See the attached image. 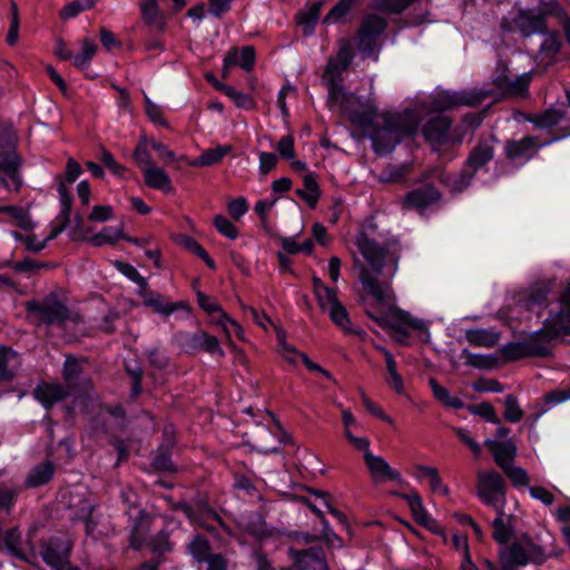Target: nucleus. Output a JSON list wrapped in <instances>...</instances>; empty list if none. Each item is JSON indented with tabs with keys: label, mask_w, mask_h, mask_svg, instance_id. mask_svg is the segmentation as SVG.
<instances>
[{
	"label": "nucleus",
	"mask_w": 570,
	"mask_h": 570,
	"mask_svg": "<svg viewBox=\"0 0 570 570\" xmlns=\"http://www.w3.org/2000/svg\"><path fill=\"white\" fill-rule=\"evenodd\" d=\"M4 549L9 554L16 557L22 561L31 562V559L28 554H26L21 549V533L17 528H12L4 532L3 534Z\"/></svg>",
	"instance_id": "bb28decb"
},
{
	"label": "nucleus",
	"mask_w": 570,
	"mask_h": 570,
	"mask_svg": "<svg viewBox=\"0 0 570 570\" xmlns=\"http://www.w3.org/2000/svg\"><path fill=\"white\" fill-rule=\"evenodd\" d=\"M537 141L533 137H523L520 140H511L505 145V153L510 159H517L528 156L530 151L534 150Z\"/></svg>",
	"instance_id": "c85d7f7f"
},
{
	"label": "nucleus",
	"mask_w": 570,
	"mask_h": 570,
	"mask_svg": "<svg viewBox=\"0 0 570 570\" xmlns=\"http://www.w3.org/2000/svg\"><path fill=\"white\" fill-rule=\"evenodd\" d=\"M255 63V49L252 46L243 47L240 52L238 51V58L236 66H239L244 70H250Z\"/></svg>",
	"instance_id": "69168bd1"
},
{
	"label": "nucleus",
	"mask_w": 570,
	"mask_h": 570,
	"mask_svg": "<svg viewBox=\"0 0 570 570\" xmlns=\"http://www.w3.org/2000/svg\"><path fill=\"white\" fill-rule=\"evenodd\" d=\"M20 357L16 351L10 347H0V381L10 382L17 375L20 367Z\"/></svg>",
	"instance_id": "412c9836"
},
{
	"label": "nucleus",
	"mask_w": 570,
	"mask_h": 570,
	"mask_svg": "<svg viewBox=\"0 0 570 570\" xmlns=\"http://www.w3.org/2000/svg\"><path fill=\"white\" fill-rule=\"evenodd\" d=\"M55 473V465L47 461L36 465L27 476V484L31 488L40 487L47 483Z\"/></svg>",
	"instance_id": "cd10ccee"
},
{
	"label": "nucleus",
	"mask_w": 570,
	"mask_h": 570,
	"mask_svg": "<svg viewBox=\"0 0 570 570\" xmlns=\"http://www.w3.org/2000/svg\"><path fill=\"white\" fill-rule=\"evenodd\" d=\"M564 117V114L557 108L547 109L543 112L535 114L530 118V121L540 128H550L559 124Z\"/></svg>",
	"instance_id": "e433bc0d"
},
{
	"label": "nucleus",
	"mask_w": 570,
	"mask_h": 570,
	"mask_svg": "<svg viewBox=\"0 0 570 570\" xmlns=\"http://www.w3.org/2000/svg\"><path fill=\"white\" fill-rule=\"evenodd\" d=\"M502 355L507 361H517L530 356L525 341L507 344L502 348Z\"/></svg>",
	"instance_id": "603ef678"
},
{
	"label": "nucleus",
	"mask_w": 570,
	"mask_h": 570,
	"mask_svg": "<svg viewBox=\"0 0 570 570\" xmlns=\"http://www.w3.org/2000/svg\"><path fill=\"white\" fill-rule=\"evenodd\" d=\"M17 138L9 127H0V183L8 177L18 190L21 181L19 177L20 158L16 151Z\"/></svg>",
	"instance_id": "423d86ee"
},
{
	"label": "nucleus",
	"mask_w": 570,
	"mask_h": 570,
	"mask_svg": "<svg viewBox=\"0 0 570 570\" xmlns=\"http://www.w3.org/2000/svg\"><path fill=\"white\" fill-rule=\"evenodd\" d=\"M137 294L142 298V304L145 306L150 307L155 313L166 317L174 312L185 307L183 302H165V298L161 294L149 291L148 287H144V289L137 291Z\"/></svg>",
	"instance_id": "6ab92c4d"
},
{
	"label": "nucleus",
	"mask_w": 570,
	"mask_h": 570,
	"mask_svg": "<svg viewBox=\"0 0 570 570\" xmlns=\"http://www.w3.org/2000/svg\"><path fill=\"white\" fill-rule=\"evenodd\" d=\"M197 302L200 308H203L206 313L213 315L215 313H218V317L215 320V322L223 327L225 331L227 338H230V333L227 328V324H230L234 328L236 334L242 337L243 330L240 325L233 321L220 307L219 304L214 302L210 297L205 295L202 292L197 293Z\"/></svg>",
	"instance_id": "f3484780"
},
{
	"label": "nucleus",
	"mask_w": 570,
	"mask_h": 570,
	"mask_svg": "<svg viewBox=\"0 0 570 570\" xmlns=\"http://www.w3.org/2000/svg\"><path fill=\"white\" fill-rule=\"evenodd\" d=\"M416 0H374L372 8L387 14H399Z\"/></svg>",
	"instance_id": "72a5a7b5"
},
{
	"label": "nucleus",
	"mask_w": 570,
	"mask_h": 570,
	"mask_svg": "<svg viewBox=\"0 0 570 570\" xmlns=\"http://www.w3.org/2000/svg\"><path fill=\"white\" fill-rule=\"evenodd\" d=\"M451 119L445 115H436L423 127V136L433 146H441L450 140Z\"/></svg>",
	"instance_id": "4468645a"
},
{
	"label": "nucleus",
	"mask_w": 570,
	"mask_h": 570,
	"mask_svg": "<svg viewBox=\"0 0 570 570\" xmlns=\"http://www.w3.org/2000/svg\"><path fill=\"white\" fill-rule=\"evenodd\" d=\"M494 138L491 137L489 139H481L478 145L471 150L468 159H466V168L471 169L469 177L461 181L456 187L458 189H462L469 185L472 179L474 173L483 167L487 163H489L494 155L493 148Z\"/></svg>",
	"instance_id": "f8f14e48"
},
{
	"label": "nucleus",
	"mask_w": 570,
	"mask_h": 570,
	"mask_svg": "<svg viewBox=\"0 0 570 570\" xmlns=\"http://www.w3.org/2000/svg\"><path fill=\"white\" fill-rule=\"evenodd\" d=\"M315 296H316L318 306L323 311H327L328 308H331V306H333L335 303L338 302L336 291L331 287H327V288L323 289L322 292L316 293Z\"/></svg>",
	"instance_id": "0e129e2a"
},
{
	"label": "nucleus",
	"mask_w": 570,
	"mask_h": 570,
	"mask_svg": "<svg viewBox=\"0 0 570 570\" xmlns=\"http://www.w3.org/2000/svg\"><path fill=\"white\" fill-rule=\"evenodd\" d=\"M561 48V42L557 35L547 33L540 45V58L542 62L551 63Z\"/></svg>",
	"instance_id": "473e14b6"
},
{
	"label": "nucleus",
	"mask_w": 570,
	"mask_h": 570,
	"mask_svg": "<svg viewBox=\"0 0 570 570\" xmlns=\"http://www.w3.org/2000/svg\"><path fill=\"white\" fill-rule=\"evenodd\" d=\"M387 22L384 18L370 13L361 22L357 35V48L366 56L373 53L377 37L385 30Z\"/></svg>",
	"instance_id": "9b49d317"
},
{
	"label": "nucleus",
	"mask_w": 570,
	"mask_h": 570,
	"mask_svg": "<svg viewBox=\"0 0 570 570\" xmlns=\"http://www.w3.org/2000/svg\"><path fill=\"white\" fill-rule=\"evenodd\" d=\"M332 322L344 332H351V320L343 304L338 301L327 309Z\"/></svg>",
	"instance_id": "c03bdc74"
},
{
	"label": "nucleus",
	"mask_w": 570,
	"mask_h": 570,
	"mask_svg": "<svg viewBox=\"0 0 570 570\" xmlns=\"http://www.w3.org/2000/svg\"><path fill=\"white\" fill-rule=\"evenodd\" d=\"M514 27L524 36H530L546 30V22L538 8L520 10L513 18Z\"/></svg>",
	"instance_id": "aec40b11"
},
{
	"label": "nucleus",
	"mask_w": 570,
	"mask_h": 570,
	"mask_svg": "<svg viewBox=\"0 0 570 570\" xmlns=\"http://www.w3.org/2000/svg\"><path fill=\"white\" fill-rule=\"evenodd\" d=\"M214 87L217 90L224 92L228 98H230L235 102L236 106L240 108H250L253 106V100L248 95L237 91L235 88L228 85H225L223 82H215Z\"/></svg>",
	"instance_id": "79ce46f5"
},
{
	"label": "nucleus",
	"mask_w": 570,
	"mask_h": 570,
	"mask_svg": "<svg viewBox=\"0 0 570 570\" xmlns=\"http://www.w3.org/2000/svg\"><path fill=\"white\" fill-rule=\"evenodd\" d=\"M114 265L119 273H121L124 276H126L131 282L138 285L137 291H141L144 289V287H148L146 278L141 276L132 265L121 261H116Z\"/></svg>",
	"instance_id": "09e8293b"
},
{
	"label": "nucleus",
	"mask_w": 570,
	"mask_h": 570,
	"mask_svg": "<svg viewBox=\"0 0 570 570\" xmlns=\"http://www.w3.org/2000/svg\"><path fill=\"white\" fill-rule=\"evenodd\" d=\"M420 122L421 112L416 109L383 114L382 124L371 135L374 150L377 154L390 153L404 137L414 135Z\"/></svg>",
	"instance_id": "f03ea898"
},
{
	"label": "nucleus",
	"mask_w": 570,
	"mask_h": 570,
	"mask_svg": "<svg viewBox=\"0 0 570 570\" xmlns=\"http://www.w3.org/2000/svg\"><path fill=\"white\" fill-rule=\"evenodd\" d=\"M278 350L283 358L289 364H296L298 360H302L304 353L298 352L294 346L286 342L285 333L281 330L277 331Z\"/></svg>",
	"instance_id": "de8ad7c7"
},
{
	"label": "nucleus",
	"mask_w": 570,
	"mask_h": 570,
	"mask_svg": "<svg viewBox=\"0 0 570 570\" xmlns=\"http://www.w3.org/2000/svg\"><path fill=\"white\" fill-rule=\"evenodd\" d=\"M469 410L473 414L480 415L491 423H500V421L495 414L494 407L488 402H482V403H479L475 405H471V406H469Z\"/></svg>",
	"instance_id": "e2e57ef3"
},
{
	"label": "nucleus",
	"mask_w": 570,
	"mask_h": 570,
	"mask_svg": "<svg viewBox=\"0 0 570 570\" xmlns=\"http://www.w3.org/2000/svg\"><path fill=\"white\" fill-rule=\"evenodd\" d=\"M72 542L67 535L49 538L40 543V556L52 570H62L69 562Z\"/></svg>",
	"instance_id": "1a4fd4ad"
},
{
	"label": "nucleus",
	"mask_w": 570,
	"mask_h": 570,
	"mask_svg": "<svg viewBox=\"0 0 570 570\" xmlns=\"http://www.w3.org/2000/svg\"><path fill=\"white\" fill-rule=\"evenodd\" d=\"M493 538L499 543H505L509 541L511 537V529L509 525V521L501 520V519H494L493 523Z\"/></svg>",
	"instance_id": "052dcab7"
},
{
	"label": "nucleus",
	"mask_w": 570,
	"mask_h": 570,
	"mask_svg": "<svg viewBox=\"0 0 570 570\" xmlns=\"http://www.w3.org/2000/svg\"><path fill=\"white\" fill-rule=\"evenodd\" d=\"M321 11V4L314 3L307 11L298 14V22L303 26L306 35L312 33L314 27L318 20Z\"/></svg>",
	"instance_id": "3c124183"
},
{
	"label": "nucleus",
	"mask_w": 570,
	"mask_h": 570,
	"mask_svg": "<svg viewBox=\"0 0 570 570\" xmlns=\"http://www.w3.org/2000/svg\"><path fill=\"white\" fill-rule=\"evenodd\" d=\"M70 213L71 209L69 208H60L58 216L52 223L48 239H55L60 233L65 230L70 222Z\"/></svg>",
	"instance_id": "4d7b16f0"
},
{
	"label": "nucleus",
	"mask_w": 570,
	"mask_h": 570,
	"mask_svg": "<svg viewBox=\"0 0 570 570\" xmlns=\"http://www.w3.org/2000/svg\"><path fill=\"white\" fill-rule=\"evenodd\" d=\"M364 461L373 483L400 482L402 480L400 472L393 469L384 458L373 453H364Z\"/></svg>",
	"instance_id": "ddd939ff"
},
{
	"label": "nucleus",
	"mask_w": 570,
	"mask_h": 570,
	"mask_svg": "<svg viewBox=\"0 0 570 570\" xmlns=\"http://www.w3.org/2000/svg\"><path fill=\"white\" fill-rule=\"evenodd\" d=\"M523 417V411L520 409L518 400L514 395L509 394L504 400V419L509 422L517 423Z\"/></svg>",
	"instance_id": "6e6d98bb"
},
{
	"label": "nucleus",
	"mask_w": 570,
	"mask_h": 570,
	"mask_svg": "<svg viewBox=\"0 0 570 570\" xmlns=\"http://www.w3.org/2000/svg\"><path fill=\"white\" fill-rule=\"evenodd\" d=\"M521 542L524 544L525 554L530 562H542L546 559L547 553L542 547L527 538L521 539Z\"/></svg>",
	"instance_id": "13d9d810"
},
{
	"label": "nucleus",
	"mask_w": 570,
	"mask_h": 570,
	"mask_svg": "<svg viewBox=\"0 0 570 570\" xmlns=\"http://www.w3.org/2000/svg\"><path fill=\"white\" fill-rule=\"evenodd\" d=\"M501 559L503 562L509 564L511 569H514V566H524L530 562L525 554L524 544L521 540L507 548L501 554Z\"/></svg>",
	"instance_id": "c756f323"
},
{
	"label": "nucleus",
	"mask_w": 570,
	"mask_h": 570,
	"mask_svg": "<svg viewBox=\"0 0 570 570\" xmlns=\"http://www.w3.org/2000/svg\"><path fill=\"white\" fill-rule=\"evenodd\" d=\"M355 243L366 263L362 264L360 259H354V267L358 269V279L363 288L379 303L394 299L390 281L399 268V242L392 239L380 244L362 232L356 236Z\"/></svg>",
	"instance_id": "f257e3e1"
},
{
	"label": "nucleus",
	"mask_w": 570,
	"mask_h": 570,
	"mask_svg": "<svg viewBox=\"0 0 570 570\" xmlns=\"http://www.w3.org/2000/svg\"><path fill=\"white\" fill-rule=\"evenodd\" d=\"M352 60L351 41L347 39L340 40L338 50L334 57L328 59L322 77L328 90L327 100L343 97L342 95L346 92L343 87V72L348 69Z\"/></svg>",
	"instance_id": "39448f33"
},
{
	"label": "nucleus",
	"mask_w": 570,
	"mask_h": 570,
	"mask_svg": "<svg viewBox=\"0 0 570 570\" xmlns=\"http://www.w3.org/2000/svg\"><path fill=\"white\" fill-rule=\"evenodd\" d=\"M465 338L474 346L493 347L499 341V335L492 331L481 328L468 331Z\"/></svg>",
	"instance_id": "2f4dec72"
},
{
	"label": "nucleus",
	"mask_w": 570,
	"mask_h": 570,
	"mask_svg": "<svg viewBox=\"0 0 570 570\" xmlns=\"http://www.w3.org/2000/svg\"><path fill=\"white\" fill-rule=\"evenodd\" d=\"M230 150L229 146H218L205 150L197 159L190 163L191 166H212L219 163Z\"/></svg>",
	"instance_id": "c9c22d12"
},
{
	"label": "nucleus",
	"mask_w": 570,
	"mask_h": 570,
	"mask_svg": "<svg viewBox=\"0 0 570 570\" xmlns=\"http://www.w3.org/2000/svg\"><path fill=\"white\" fill-rule=\"evenodd\" d=\"M485 98L483 92L478 91H440L432 99L430 107L435 111H445L459 106H478Z\"/></svg>",
	"instance_id": "9d476101"
},
{
	"label": "nucleus",
	"mask_w": 570,
	"mask_h": 570,
	"mask_svg": "<svg viewBox=\"0 0 570 570\" xmlns=\"http://www.w3.org/2000/svg\"><path fill=\"white\" fill-rule=\"evenodd\" d=\"M97 49V43L94 40L89 38L82 39L81 52L72 57V63L75 65V67L79 69L87 67L92 57L96 55Z\"/></svg>",
	"instance_id": "ea45409f"
},
{
	"label": "nucleus",
	"mask_w": 570,
	"mask_h": 570,
	"mask_svg": "<svg viewBox=\"0 0 570 570\" xmlns=\"http://www.w3.org/2000/svg\"><path fill=\"white\" fill-rule=\"evenodd\" d=\"M503 471L510 479L513 487H529L530 478L523 468L511 464L507 466Z\"/></svg>",
	"instance_id": "5fc2aeb1"
},
{
	"label": "nucleus",
	"mask_w": 570,
	"mask_h": 570,
	"mask_svg": "<svg viewBox=\"0 0 570 570\" xmlns=\"http://www.w3.org/2000/svg\"><path fill=\"white\" fill-rule=\"evenodd\" d=\"M144 181L146 186L153 189L160 190L165 194L173 191L171 179L168 174L158 166L147 167L142 171Z\"/></svg>",
	"instance_id": "5701e85b"
},
{
	"label": "nucleus",
	"mask_w": 570,
	"mask_h": 570,
	"mask_svg": "<svg viewBox=\"0 0 570 570\" xmlns=\"http://www.w3.org/2000/svg\"><path fill=\"white\" fill-rule=\"evenodd\" d=\"M68 394V391L57 383L39 385L33 392L35 397L45 407H51L57 402L66 399Z\"/></svg>",
	"instance_id": "4be33fe9"
},
{
	"label": "nucleus",
	"mask_w": 570,
	"mask_h": 570,
	"mask_svg": "<svg viewBox=\"0 0 570 570\" xmlns=\"http://www.w3.org/2000/svg\"><path fill=\"white\" fill-rule=\"evenodd\" d=\"M216 229L227 238L235 239L238 236L236 227L226 217L217 215L214 217Z\"/></svg>",
	"instance_id": "680f3d73"
},
{
	"label": "nucleus",
	"mask_w": 570,
	"mask_h": 570,
	"mask_svg": "<svg viewBox=\"0 0 570 570\" xmlns=\"http://www.w3.org/2000/svg\"><path fill=\"white\" fill-rule=\"evenodd\" d=\"M356 0H340L326 14L325 23H336L342 21L353 8Z\"/></svg>",
	"instance_id": "8fccbe9b"
},
{
	"label": "nucleus",
	"mask_w": 570,
	"mask_h": 570,
	"mask_svg": "<svg viewBox=\"0 0 570 570\" xmlns=\"http://www.w3.org/2000/svg\"><path fill=\"white\" fill-rule=\"evenodd\" d=\"M304 189H296V195L314 208L320 198L318 184L313 174H306L303 178Z\"/></svg>",
	"instance_id": "7c9ffc66"
},
{
	"label": "nucleus",
	"mask_w": 570,
	"mask_h": 570,
	"mask_svg": "<svg viewBox=\"0 0 570 570\" xmlns=\"http://www.w3.org/2000/svg\"><path fill=\"white\" fill-rule=\"evenodd\" d=\"M343 97L327 100L331 109L336 108L342 115L346 116L351 122L362 129H368L377 112V108L372 100H362L353 92H344Z\"/></svg>",
	"instance_id": "20e7f679"
},
{
	"label": "nucleus",
	"mask_w": 570,
	"mask_h": 570,
	"mask_svg": "<svg viewBox=\"0 0 570 570\" xmlns=\"http://www.w3.org/2000/svg\"><path fill=\"white\" fill-rule=\"evenodd\" d=\"M149 146H150V140L147 139L146 137H142L134 150V155H132L134 160L140 168L141 173L145 171V169L147 167L155 166L151 155L148 150Z\"/></svg>",
	"instance_id": "4c0bfd02"
},
{
	"label": "nucleus",
	"mask_w": 570,
	"mask_h": 570,
	"mask_svg": "<svg viewBox=\"0 0 570 570\" xmlns=\"http://www.w3.org/2000/svg\"><path fill=\"white\" fill-rule=\"evenodd\" d=\"M149 544L151 551L157 554H164L171 551L169 533L167 531H160L155 538H153Z\"/></svg>",
	"instance_id": "bf43d9fd"
},
{
	"label": "nucleus",
	"mask_w": 570,
	"mask_h": 570,
	"mask_svg": "<svg viewBox=\"0 0 570 570\" xmlns=\"http://www.w3.org/2000/svg\"><path fill=\"white\" fill-rule=\"evenodd\" d=\"M189 553L198 561H206L210 554V546L208 541L202 537L196 535L188 544Z\"/></svg>",
	"instance_id": "a18cd8bd"
},
{
	"label": "nucleus",
	"mask_w": 570,
	"mask_h": 570,
	"mask_svg": "<svg viewBox=\"0 0 570 570\" xmlns=\"http://www.w3.org/2000/svg\"><path fill=\"white\" fill-rule=\"evenodd\" d=\"M122 233L120 229H115L112 227H105L102 230L92 237H90L89 243L92 246L99 247L106 244L114 245L120 238H122Z\"/></svg>",
	"instance_id": "49530a36"
},
{
	"label": "nucleus",
	"mask_w": 570,
	"mask_h": 570,
	"mask_svg": "<svg viewBox=\"0 0 570 570\" xmlns=\"http://www.w3.org/2000/svg\"><path fill=\"white\" fill-rule=\"evenodd\" d=\"M538 10L541 13V17H543V22H546V18L548 17L556 18L562 26L570 20L567 12L557 1L541 2Z\"/></svg>",
	"instance_id": "58836bf2"
},
{
	"label": "nucleus",
	"mask_w": 570,
	"mask_h": 570,
	"mask_svg": "<svg viewBox=\"0 0 570 570\" xmlns=\"http://www.w3.org/2000/svg\"><path fill=\"white\" fill-rule=\"evenodd\" d=\"M81 372L82 366L80 362L75 357L68 356L63 364V379L66 383L69 386H72L77 382Z\"/></svg>",
	"instance_id": "864d4df0"
},
{
	"label": "nucleus",
	"mask_w": 570,
	"mask_h": 570,
	"mask_svg": "<svg viewBox=\"0 0 570 570\" xmlns=\"http://www.w3.org/2000/svg\"><path fill=\"white\" fill-rule=\"evenodd\" d=\"M389 377L386 380L387 385L393 389L397 394H402L404 391L403 379L399 374L396 363L386 366Z\"/></svg>",
	"instance_id": "774afa93"
},
{
	"label": "nucleus",
	"mask_w": 570,
	"mask_h": 570,
	"mask_svg": "<svg viewBox=\"0 0 570 570\" xmlns=\"http://www.w3.org/2000/svg\"><path fill=\"white\" fill-rule=\"evenodd\" d=\"M475 492L481 502L489 505L507 498L505 481L497 471H478Z\"/></svg>",
	"instance_id": "6e6552de"
},
{
	"label": "nucleus",
	"mask_w": 570,
	"mask_h": 570,
	"mask_svg": "<svg viewBox=\"0 0 570 570\" xmlns=\"http://www.w3.org/2000/svg\"><path fill=\"white\" fill-rule=\"evenodd\" d=\"M487 448L493 454L497 464L504 470L511 465V461L515 455V446L511 442H499L494 440L485 441Z\"/></svg>",
	"instance_id": "393cba45"
},
{
	"label": "nucleus",
	"mask_w": 570,
	"mask_h": 570,
	"mask_svg": "<svg viewBox=\"0 0 570 570\" xmlns=\"http://www.w3.org/2000/svg\"><path fill=\"white\" fill-rule=\"evenodd\" d=\"M289 554L294 559L298 570L321 569L327 570L324 551L321 547L309 549H289Z\"/></svg>",
	"instance_id": "dca6fc26"
},
{
	"label": "nucleus",
	"mask_w": 570,
	"mask_h": 570,
	"mask_svg": "<svg viewBox=\"0 0 570 570\" xmlns=\"http://www.w3.org/2000/svg\"><path fill=\"white\" fill-rule=\"evenodd\" d=\"M402 498L407 502L415 520L423 525H428L431 519L423 507L421 497L416 492H412L403 494Z\"/></svg>",
	"instance_id": "f704fd0d"
},
{
	"label": "nucleus",
	"mask_w": 570,
	"mask_h": 570,
	"mask_svg": "<svg viewBox=\"0 0 570 570\" xmlns=\"http://www.w3.org/2000/svg\"><path fill=\"white\" fill-rule=\"evenodd\" d=\"M531 79V72H524L520 76L503 73L499 76L494 82L502 92L511 96L523 97L528 92Z\"/></svg>",
	"instance_id": "a211bd4d"
},
{
	"label": "nucleus",
	"mask_w": 570,
	"mask_h": 570,
	"mask_svg": "<svg viewBox=\"0 0 570 570\" xmlns=\"http://www.w3.org/2000/svg\"><path fill=\"white\" fill-rule=\"evenodd\" d=\"M392 328L404 336L409 335L410 328L428 333V325L424 321L414 318L411 314L401 309L394 313Z\"/></svg>",
	"instance_id": "b1692460"
},
{
	"label": "nucleus",
	"mask_w": 570,
	"mask_h": 570,
	"mask_svg": "<svg viewBox=\"0 0 570 570\" xmlns=\"http://www.w3.org/2000/svg\"><path fill=\"white\" fill-rule=\"evenodd\" d=\"M430 385L432 387L434 396L444 405L453 409H462L464 406L461 399H459L458 396H452L449 390L439 385L435 380H430Z\"/></svg>",
	"instance_id": "37998d69"
},
{
	"label": "nucleus",
	"mask_w": 570,
	"mask_h": 570,
	"mask_svg": "<svg viewBox=\"0 0 570 570\" xmlns=\"http://www.w3.org/2000/svg\"><path fill=\"white\" fill-rule=\"evenodd\" d=\"M190 346L193 348L203 350L210 354L224 355V351L219 346L218 340L206 332H197L190 337Z\"/></svg>",
	"instance_id": "a878e982"
},
{
	"label": "nucleus",
	"mask_w": 570,
	"mask_h": 570,
	"mask_svg": "<svg viewBox=\"0 0 570 570\" xmlns=\"http://www.w3.org/2000/svg\"><path fill=\"white\" fill-rule=\"evenodd\" d=\"M441 198L440 191L432 185H424L409 191L404 196L403 204L409 209L423 210L434 204Z\"/></svg>",
	"instance_id": "2eb2a0df"
},
{
	"label": "nucleus",
	"mask_w": 570,
	"mask_h": 570,
	"mask_svg": "<svg viewBox=\"0 0 570 570\" xmlns=\"http://www.w3.org/2000/svg\"><path fill=\"white\" fill-rule=\"evenodd\" d=\"M140 10L144 20L157 28H163V20L158 9L157 0H142L140 3Z\"/></svg>",
	"instance_id": "a19ab883"
},
{
	"label": "nucleus",
	"mask_w": 570,
	"mask_h": 570,
	"mask_svg": "<svg viewBox=\"0 0 570 570\" xmlns=\"http://www.w3.org/2000/svg\"><path fill=\"white\" fill-rule=\"evenodd\" d=\"M562 334H570V284L561 294L559 313L548 318L544 326L525 340L530 356L546 357L550 355V342Z\"/></svg>",
	"instance_id": "7ed1b4c3"
},
{
	"label": "nucleus",
	"mask_w": 570,
	"mask_h": 570,
	"mask_svg": "<svg viewBox=\"0 0 570 570\" xmlns=\"http://www.w3.org/2000/svg\"><path fill=\"white\" fill-rule=\"evenodd\" d=\"M27 311L45 325H60L70 316L68 307L55 294L28 302Z\"/></svg>",
	"instance_id": "0eeeda50"
},
{
	"label": "nucleus",
	"mask_w": 570,
	"mask_h": 570,
	"mask_svg": "<svg viewBox=\"0 0 570 570\" xmlns=\"http://www.w3.org/2000/svg\"><path fill=\"white\" fill-rule=\"evenodd\" d=\"M277 150L282 158H284L286 160L294 159L295 149H294L293 136H291V135L283 136L277 144Z\"/></svg>",
	"instance_id": "338daca9"
}]
</instances>
